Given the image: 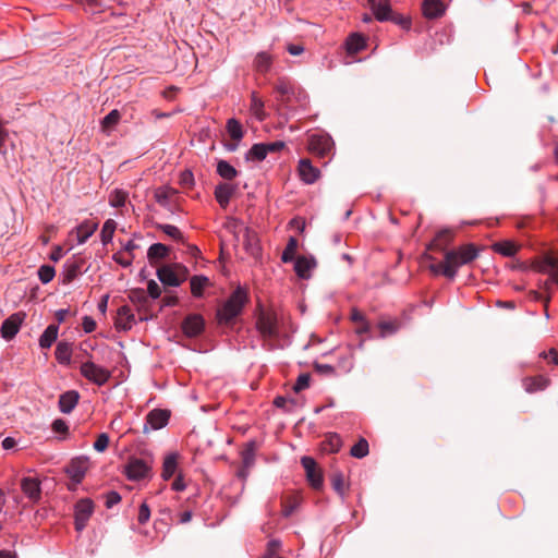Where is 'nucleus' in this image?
Listing matches in <instances>:
<instances>
[{"mask_svg":"<svg viewBox=\"0 0 558 558\" xmlns=\"http://www.w3.org/2000/svg\"><path fill=\"white\" fill-rule=\"evenodd\" d=\"M301 463L305 470L306 478L314 489H320L324 484L322 470L317 466L316 461L310 456H303Z\"/></svg>","mask_w":558,"mask_h":558,"instance_id":"obj_11","label":"nucleus"},{"mask_svg":"<svg viewBox=\"0 0 558 558\" xmlns=\"http://www.w3.org/2000/svg\"><path fill=\"white\" fill-rule=\"evenodd\" d=\"M368 441L365 438H360L359 441L351 447L349 453H368Z\"/></svg>","mask_w":558,"mask_h":558,"instance_id":"obj_56","label":"nucleus"},{"mask_svg":"<svg viewBox=\"0 0 558 558\" xmlns=\"http://www.w3.org/2000/svg\"><path fill=\"white\" fill-rule=\"evenodd\" d=\"M247 292L239 287L236 288L221 308L217 311V319L219 324H230L238 315L241 314L244 305L247 303Z\"/></svg>","mask_w":558,"mask_h":558,"instance_id":"obj_1","label":"nucleus"},{"mask_svg":"<svg viewBox=\"0 0 558 558\" xmlns=\"http://www.w3.org/2000/svg\"><path fill=\"white\" fill-rule=\"evenodd\" d=\"M217 173L226 180H232L238 175L236 169L226 160L218 161Z\"/></svg>","mask_w":558,"mask_h":558,"instance_id":"obj_43","label":"nucleus"},{"mask_svg":"<svg viewBox=\"0 0 558 558\" xmlns=\"http://www.w3.org/2000/svg\"><path fill=\"white\" fill-rule=\"evenodd\" d=\"M332 148V138L327 134H313L308 138L310 153L319 158L328 157Z\"/></svg>","mask_w":558,"mask_h":558,"instance_id":"obj_7","label":"nucleus"},{"mask_svg":"<svg viewBox=\"0 0 558 558\" xmlns=\"http://www.w3.org/2000/svg\"><path fill=\"white\" fill-rule=\"evenodd\" d=\"M135 323L134 314L130 306L123 305L117 312L116 328L119 330H130Z\"/></svg>","mask_w":558,"mask_h":558,"instance_id":"obj_20","label":"nucleus"},{"mask_svg":"<svg viewBox=\"0 0 558 558\" xmlns=\"http://www.w3.org/2000/svg\"><path fill=\"white\" fill-rule=\"evenodd\" d=\"M445 12V5L440 0H424L423 13L428 19H437Z\"/></svg>","mask_w":558,"mask_h":558,"instance_id":"obj_28","label":"nucleus"},{"mask_svg":"<svg viewBox=\"0 0 558 558\" xmlns=\"http://www.w3.org/2000/svg\"><path fill=\"white\" fill-rule=\"evenodd\" d=\"M181 472L179 470L178 456H166L162 464L161 476L165 481L170 480L174 474Z\"/></svg>","mask_w":558,"mask_h":558,"instance_id":"obj_30","label":"nucleus"},{"mask_svg":"<svg viewBox=\"0 0 558 558\" xmlns=\"http://www.w3.org/2000/svg\"><path fill=\"white\" fill-rule=\"evenodd\" d=\"M56 275V270L50 265H43L38 269V277L43 283H49Z\"/></svg>","mask_w":558,"mask_h":558,"instance_id":"obj_53","label":"nucleus"},{"mask_svg":"<svg viewBox=\"0 0 558 558\" xmlns=\"http://www.w3.org/2000/svg\"><path fill=\"white\" fill-rule=\"evenodd\" d=\"M256 329L264 340L277 338L279 336V319L277 313L260 310L256 319Z\"/></svg>","mask_w":558,"mask_h":558,"instance_id":"obj_4","label":"nucleus"},{"mask_svg":"<svg viewBox=\"0 0 558 558\" xmlns=\"http://www.w3.org/2000/svg\"><path fill=\"white\" fill-rule=\"evenodd\" d=\"M255 456H242L239 461H231L232 468H234L235 475L245 481L250 469H252L255 464Z\"/></svg>","mask_w":558,"mask_h":558,"instance_id":"obj_24","label":"nucleus"},{"mask_svg":"<svg viewBox=\"0 0 558 558\" xmlns=\"http://www.w3.org/2000/svg\"><path fill=\"white\" fill-rule=\"evenodd\" d=\"M177 194V191L172 187L162 186L156 190L155 199L161 206L167 207L170 198Z\"/></svg>","mask_w":558,"mask_h":558,"instance_id":"obj_45","label":"nucleus"},{"mask_svg":"<svg viewBox=\"0 0 558 558\" xmlns=\"http://www.w3.org/2000/svg\"><path fill=\"white\" fill-rule=\"evenodd\" d=\"M271 63L272 59L268 53L259 52L254 60V68L259 73H266L270 69Z\"/></svg>","mask_w":558,"mask_h":558,"instance_id":"obj_41","label":"nucleus"},{"mask_svg":"<svg viewBox=\"0 0 558 558\" xmlns=\"http://www.w3.org/2000/svg\"><path fill=\"white\" fill-rule=\"evenodd\" d=\"M453 239V233L449 229L440 230L434 240L429 243L428 250H435L439 252H444L446 247L451 243Z\"/></svg>","mask_w":558,"mask_h":558,"instance_id":"obj_25","label":"nucleus"},{"mask_svg":"<svg viewBox=\"0 0 558 558\" xmlns=\"http://www.w3.org/2000/svg\"><path fill=\"white\" fill-rule=\"evenodd\" d=\"M180 184L185 189H191L194 185L193 173L189 170L183 171L180 175Z\"/></svg>","mask_w":558,"mask_h":558,"instance_id":"obj_60","label":"nucleus"},{"mask_svg":"<svg viewBox=\"0 0 558 558\" xmlns=\"http://www.w3.org/2000/svg\"><path fill=\"white\" fill-rule=\"evenodd\" d=\"M310 374H301L298 377L295 385L293 386V390L295 392H300L301 390L307 388L310 386Z\"/></svg>","mask_w":558,"mask_h":558,"instance_id":"obj_58","label":"nucleus"},{"mask_svg":"<svg viewBox=\"0 0 558 558\" xmlns=\"http://www.w3.org/2000/svg\"><path fill=\"white\" fill-rule=\"evenodd\" d=\"M105 505L107 508H112L121 501V496L118 492L111 490L105 495Z\"/></svg>","mask_w":558,"mask_h":558,"instance_id":"obj_59","label":"nucleus"},{"mask_svg":"<svg viewBox=\"0 0 558 558\" xmlns=\"http://www.w3.org/2000/svg\"><path fill=\"white\" fill-rule=\"evenodd\" d=\"M251 111L259 120H264L266 113L264 111V101L257 96L256 93H252L251 96Z\"/></svg>","mask_w":558,"mask_h":558,"instance_id":"obj_48","label":"nucleus"},{"mask_svg":"<svg viewBox=\"0 0 558 558\" xmlns=\"http://www.w3.org/2000/svg\"><path fill=\"white\" fill-rule=\"evenodd\" d=\"M59 327L49 325L39 338V345L43 349H49L57 340Z\"/></svg>","mask_w":558,"mask_h":558,"instance_id":"obj_35","label":"nucleus"},{"mask_svg":"<svg viewBox=\"0 0 558 558\" xmlns=\"http://www.w3.org/2000/svg\"><path fill=\"white\" fill-rule=\"evenodd\" d=\"M226 129H227V132H228L229 136L232 140V143L231 144H227L226 147H227L228 150L234 151V150L238 149L239 142L244 136L243 128H242L241 123L236 119L231 118V119H229L227 121Z\"/></svg>","mask_w":558,"mask_h":558,"instance_id":"obj_18","label":"nucleus"},{"mask_svg":"<svg viewBox=\"0 0 558 558\" xmlns=\"http://www.w3.org/2000/svg\"><path fill=\"white\" fill-rule=\"evenodd\" d=\"M493 250L504 256L510 257V256H513L518 252L519 246L510 241H501V242L495 243L493 245Z\"/></svg>","mask_w":558,"mask_h":558,"instance_id":"obj_39","label":"nucleus"},{"mask_svg":"<svg viewBox=\"0 0 558 558\" xmlns=\"http://www.w3.org/2000/svg\"><path fill=\"white\" fill-rule=\"evenodd\" d=\"M368 4L377 21L392 20L390 0H368Z\"/></svg>","mask_w":558,"mask_h":558,"instance_id":"obj_19","label":"nucleus"},{"mask_svg":"<svg viewBox=\"0 0 558 558\" xmlns=\"http://www.w3.org/2000/svg\"><path fill=\"white\" fill-rule=\"evenodd\" d=\"M80 271V265L77 263H70L65 265V269L63 272V283H70L74 280Z\"/></svg>","mask_w":558,"mask_h":558,"instance_id":"obj_52","label":"nucleus"},{"mask_svg":"<svg viewBox=\"0 0 558 558\" xmlns=\"http://www.w3.org/2000/svg\"><path fill=\"white\" fill-rule=\"evenodd\" d=\"M330 481H331L332 488L339 495L343 496L347 490V484H345V478H344L343 473H341L340 471H333L330 474Z\"/></svg>","mask_w":558,"mask_h":558,"instance_id":"obj_46","label":"nucleus"},{"mask_svg":"<svg viewBox=\"0 0 558 558\" xmlns=\"http://www.w3.org/2000/svg\"><path fill=\"white\" fill-rule=\"evenodd\" d=\"M276 92L280 95V100H288V96L291 94V86L284 81H279L275 86Z\"/></svg>","mask_w":558,"mask_h":558,"instance_id":"obj_55","label":"nucleus"},{"mask_svg":"<svg viewBox=\"0 0 558 558\" xmlns=\"http://www.w3.org/2000/svg\"><path fill=\"white\" fill-rule=\"evenodd\" d=\"M109 0H83V5L86 12L96 14L109 8Z\"/></svg>","mask_w":558,"mask_h":558,"instance_id":"obj_44","label":"nucleus"},{"mask_svg":"<svg viewBox=\"0 0 558 558\" xmlns=\"http://www.w3.org/2000/svg\"><path fill=\"white\" fill-rule=\"evenodd\" d=\"M94 512V502L89 498L81 499L75 505V530L81 532Z\"/></svg>","mask_w":558,"mask_h":558,"instance_id":"obj_12","label":"nucleus"},{"mask_svg":"<svg viewBox=\"0 0 558 558\" xmlns=\"http://www.w3.org/2000/svg\"><path fill=\"white\" fill-rule=\"evenodd\" d=\"M274 404L277 408H284V409H287V411H291L292 407L295 404V402L293 400L287 399L286 397L278 396L275 398Z\"/></svg>","mask_w":558,"mask_h":558,"instance_id":"obj_62","label":"nucleus"},{"mask_svg":"<svg viewBox=\"0 0 558 558\" xmlns=\"http://www.w3.org/2000/svg\"><path fill=\"white\" fill-rule=\"evenodd\" d=\"M429 270L434 275H442L446 278L453 279V267L450 266L449 262H447V254L445 253V259L438 264L429 265Z\"/></svg>","mask_w":558,"mask_h":558,"instance_id":"obj_38","label":"nucleus"},{"mask_svg":"<svg viewBox=\"0 0 558 558\" xmlns=\"http://www.w3.org/2000/svg\"><path fill=\"white\" fill-rule=\"evenodd\" d=\"M150 468L143 460L140 459H130V461L124 465V474L131 481H140L149 475Z\"/></svg>","mask_w":558,"mask_h":558,"instance_id":"obj_15","label":"nucleus"},{"mask_svg":"<svg viewBox=\"0 0 558 558\" xmlns=\"http://www.w3.org/2000/svg\"><path fill=\"white\" fill-rule=\"evenodd\" d=\"M365 45L366 44L364 37L356 33L351 34L345 41V48L350 54H354L363 50Z\"/></svg>","mask_w":558,"mask_h":558,"instance_id":"obj_33","label":"nucleus"},{"mask_svg":"<svg viewBox=\"0 0 558 558\" xmlns=\"http://www.w3.org/2000/svg\"><path fill=\"white\" fill-rule=\"evenodd\" d=\"M533 268L542 274L551 275V280L558 284V257L554 254H546L539 260L533 263Z\"/></svg>","mask_w":558,"mask_h":558,"instance_id":"obj_13","label":"nucleus"},{"mask_svg":"<svg viewBox=\"0 0 558 558\" xmlns=\"http://www.w3.org/2000/svg\"><path fill=\"white\" fill-rule=\"evenodd\" d=\"M400 322L397 318L386 319L381 318L378 324L379 338H386L388 336L395 335L400 329Z\"/></svg>","mask_w":558,"mask_h":558,"instance_id":"obj_29","label":"nucleus"},{"mask_svg":"<svg viewBox=\"0 0 558 558\" xmlns=\"http://www.w3.org/2000/svg\"><path fill=\"white\" fill-rule=\"evenodd\" d=\"M549 384V380L543 376L527 377L523 380L524 389L530 392L544 390Z\"/></svg>","mask_w":558,"mask_h":558,"instance_id":"obj_31","label":"nucleus"},{"mask_svg":"<svg viewBox=\"0 0 558 558\" xmlns=\"http://www.w3.org/2000/svg\"><path fill=\"white\" fill-rule=\"evenodd\" d=\"M56 359L61 364H70L71 362V355H72V344L69 342H59L57 344L56 351Z\"/></svg>","mask_w":558,"mask_h":558,"instance_id":"obj_37","label":"nucleus"},{"mask_svg":"<svg viewBox=\"0 0 558 558\" xmlns=\"http://www.w3.org/2000/svg\"><path fill=\"white\" fill-rule=\"evenodd\" d=\"M205 328V320L199 314H190L187 315L182 324L181 329L183 333L189 338H194L199 336Z\"/></svg>","mask_w":558,"mask_h":558,"instance_id":"obj_14","label":"nucleus"},{"mask_svg":"<svg viewBox=\"0 0 558 558\" xmlns=\"http://www.w3.org/2000/svg\"><path fill=\"white\" fill-rule=\"evenodd\" d=\"M341 438L337 434H329L323 441L322 453H338L341 449Z\"/></svg>","mask_w":558,"mask_h":558,"instance_id":"obj_34","label":"nucleus"},{"mask_svg":"<svg viewBox=\"0 0 558 558\" xmlns=\"http://www.w3.org/2000/svg\"><path fill=\"white\" fill-rule=\"evenodd\" d=\"M236 232L243 233V245L245 251L250 255L257 257L260 254L257 233L251 228L234 221V233Z\"/></svg>","mask_w":558,"mask_h":558,"instance_id":"obj_9","label":"nucleus"},{"mask_svg":"<svg viewBox=\"0 0 558 558\" xmlns=\"http://www.w3.org/2000/svg\"><path fill=\"white\" fill-rule=\"evenodd\" d=\"M299 247V242L294 236L289 238L287 246L281 255V260L283 263H290L295 258V254Z\"/></svg>","mask_w":558,"mask_h":558,"instance_id":"obj_40","label":"nucleus"},{"mask_svg":"<svg viewBox=\"0 0 558 558\" xmlns=\"http://www.w3.org/2000/svg\"><path fill=\"white\" fill-rule=\"evenodd\" d=\"M40 484V480L34 475H25L20 480L21 490L32 504H37L41 499Z\"/></svg>","mask_w":558,"mask_h":558,"instance_id":"obj_10","label":"nucleus"},{"mask_svg":"<svg viewBox=\"0 0 558 558\" xmlns=\"http://www.w3.org/2000/svg\"><path fill=\"white\" fill-rule=\"evenodd\" d=\"M191 284V293L195 298H202L204 294V290L207 287L211 286V282L208 277L203 275L193 276L190 279Z\"/></svg>","mask_w":558,"mask_h":558,"instance_id":"obj_27","label":"nucleus"},{"mask_svg":"<svg viewBox=\"0 0 558 558\" xmlns=\"http://www.w3.org/2000/svg\"><path fill=\"white\" fill-rule=\"evenodd\" d=\"M317 263L314 257L299 256L295 259L294 270L302 279H308L311 271L316 267Z\"/></svg>","mask_w":558,"mask_h":558,"instance_id":"obj_22","label":"nucleus"},{"mask_svg":"<svg viewBox=\"0 0 558 558\" xmlns=\"http://www.w3.org/2000/svg\"><path fill=\"white\" fill-rule=\"evenodd\" d=\"M51 427H52L53 433H56V434L65 435L69 430V426H68L66 422L61 418L54 420L52 422Z\"/></svg>","mask_w":558,"mask_h":558,"instance_id":"obj_61","label":"nucleus"},{"mask_svg":"<svg viewBox=\"0 0 558 558\" xmlns=\"http://www.w3.org/2000/svg\"><path fill=\"white\" fill-rule=\"evenodd\" d=\"M98 223L92 221H84L76 228L77 241L83 244L89 236L97 230Z\"/></svg>","mask_w":558,"mask_h":558,"instance_id":"obj_32","label":"nucleus"},{"mask_svg":"<svg viewBox=\"0 0 558 558\" xmlns=\"http://www.w3.org/2000/svg\"><path fill=\"white\" fill-rule=\"evenodd\" d=\"M267 151L264 143L254 144L251 149L246 154L247 160H258L262 161L266 158Z\"/></svg>","mask_w":558,"mask_h":558,"instance_id":"obj_50","label":"nucleus"},{"mask_svg":"<svg viewBox=\"0 0 558 558\" xmlns=\"http://www.w3.org/2000/svg\"><path fill=\"white\" fill-rule=\"evenodd\" d=\"M108 445H109V437L107 434L102 433V434L98 435L96 441L93 445V448L96 451L101 452L107 449Z\"/></svg>","mask_w":558,"mask_h":558,"instance_id":"obj_57","label":"nucleus"},{"mask_svg":"<svg viewBox=\"0 0 558 558\" xmlns=\"http://www.w3.org/2000/svg\"><path fill=\"white\" fill-rule=\"evenodd\" d=\"M189 269L182 264L162 265L157 269V277L162 284L179 287L187 279Z\"/></svg>","mask_w":558,"mask_h":558,"instance_id":"obj_2","label":"nucleus"},{"mask_svg":"<svg viewBox=\"0 0 558 558\" xmlns=\"http://www.w3.org/2000/svg\"><path fill=\"white\" fill-rule=\"evenodd\" d=\"M129 300L136 306L141 320L151 318V303L144 289H132L129 292Z\"/></svg>","mask_w":558,"mask_h":558,"instance_id":"obj_8","label":"nucleus"},{"mask_svg":"<svg viewBox=\"0 0 558 558\" xmlns=\"http://www.w3.org/2000/svg\"><path fill=\"white\" fill-rule=\"evenodd\" d=\"M25 318V313L19 312L12 314L7 318L0 328L1 337L5 340H11L19 332L20 327Z\"/></svg>","mask_w":558,"mask_h":558,"instance_id":"obj_16","label":"nucleus"},{"mask_svg":"<svg viewBox=\"0 0 558 558\" xmlns=\"http://www.w3.org/2000/svg\"><path fill=\"white\" fill-rule=\"evenodd\" d=\"M447 262L453 267V278L457 275L458 268L470 264L478 256V248L473 243L461 245L456 250L446 251Z\"/></svg>","mask_w":558,"mask_h":558,"instance_id":"obj_3","label":"nucleus"},{"mask_svg":"<svg viewBox=\"0 0 558 558\" xmlns=\"http://www.w3.org/2000/svg\"><path fill=\"white\" fill-rule=\"evenodd\" d=\"M156 228L158 230H161L165 234H167L169 238L173 239L178 242H184V238L182 232L172 225H166V223H157Z\"/></svg>","mask_w":558,"mask_h":558,"instance_id":"obj_49","label":"nucleus"},{"mask_svg":"<svg viewBox=\"0 0 558 558\" xmlns=\"http://www.w3.org/2000/svg\"><path fill=\"white\" fill-rule=\"evenodd\" d=\"M235 192V186L228 183H220L215 189V197L222 208L229 205L231 197Z\"/></svg>","mask_w":558,"mask_h":558,"instance_id":"obj_26","label":"nucleus"},{"mask_svg":"<svg viewBox=\"0 0 558 558\" xmlns=\"http://www.w3.org/2000/svg\"><path fill=\"white\" fill-rule=\"evenodd\" d=\"M116 229L117 222L113 219H108L105 221L100 232V239L104 245L111 242Z\"/></svg>","mask_w":558,"mask_h":558,"instance_id":"obj_47","label":"nucleus"},{"mask_svg":"<svg viewBox=\"0 0 558 558\" xmlns=\"http://www.w3.org/2000/svg\"><path fill=\"white\" fill-rule=\"evenodd\" d=\"M80 400V393L76 390H69L59 397V410L62 413L69 414L73 411Z\"/></svg>","mask_w":558,"mask_h":558,"instance_id":"obj_23","label":"nucleus"},{"mask_svg":"<svg viewBox=\"0 0 558 558\" xmlns=\"http://www.w3.org/2000/svg\"><path fill=\"white\" fill-rule=\"evenodd\" d=\"M299 174L306 184H313L319 178L320 171L312 165L310 159H301L299 162Z\"/></svg>","mask_w":558,"mask_h":558,"instance_id":"obj_21","label":"nucleus"},{"mask_svg":"<svg viewBox=\"0 0 558 558\" xmlns=\"http://www.w3.org/2000/svg\"><path fill=\"white\" fill-rule=\"evenodd\" d=\"M300 500L295 496L287 497L282 502V514L290 517L299 507Z\"/></svg>","mask_w":558,"mask_h":558,"instance_id":"obj_51","label":"nucleus"},{"mask_svg":"<svg viewBox=\"0 0 558 558\" xmlns=\"http://www.w3.org/2000/svg\"><path fill=\"white\" fill-rule=\"evenodd\" d=\"M169 254V247L161 243H155L150 245L147 252V257L150 264H154L156 260L166 258Z\"/></svg>","mask_w":558,"mask_h":558,"instance_id":"obj_36","label":"nucleus"},{"mask_svg":"<svg viewBox=\"0 0 558 558\" xmlns=\"http://www.w3.org/2000/svg\"><path fill=\"white\" fill-rule=\"evenodd\" d=\"M81 374L89 381L97 386L105 385L111 377V373L92 361H87L81 365Z\"/></svg>","mask_w":558,"mask_h":558,"instance_id":"obj_6","label":"nucleus"},{"mask_svg":"<svg viewBox=\"0 0 558 558\" xmlns=\"http://www.w3.org/2000/svg\"><path fill=\"white\" fill-rule=\"evenodd\" d=\"M170 412L168 410L155 409L147 414L144 430L148 429L147 426L150 429H160L168 424Z\"/></svg>","mask_w":558,"mask_h":558,"instance_id":"obj_17","label":"nucleus"},{"mask_svg":"<svg viewBox=\"0 0 558 558\" xmlns=\"http://www.w3.org/2000/svg\"><path fill=\"white\" fill-rule=\"evenodd\" d=\"M128 194L120 190H114L109 197V204L112 207H121L125 204Z\"/></svg>","mask_w":558,"mask_h":558,"instance_id":"obj_54","label":"nucleus"},{"mask_svg":"<svg viewBox=\"0 0 558 558\" xmlns=\"http://www.w3.org/2000/svg\"><path fill=\"white\" fill-rule=\"evenodd\" d=\"M147 292L151 299H158L161 295V288L155 280H149Z\"/></svg>","mask_w":558,"mask_h":558,"instance_id":"obj_63","label":"nucleus"},{"mask_svg":"<svg viewBox=\"0 0 558 558\" xmlns=\"http://www.w3.org/2000/svg\"><path fill=\"white\" fill-rule=\"evenodd\" d=\"M149 518H150V509L147 506V504L143 502L141 505L140 511H138V522L141 524H144L149 520Z\"/></svg>","mask_w":558,"mask_h":558,"instance_id":"obj_64","label":"nucleus"},{"mask_svg":"<svg viewBox=\"0 0 558 558\" xmlns=\"http://www.w3.org/2000/svg\"><path fill=\"white\" fill-rule=\"evenodd\" d=\"M121 114L119 110H111L101 121V129L104 132L109 133L120 121Z\"/></svg>","mask_w":558,"mask_h":558,"instance_id":"obj_42","label":"nucleus"},{"mask_svg":"<svg viewBox=\"0 0 558 558\" xmlns=\"http://www.w3.org/2000/svg\"><path fill=\"white\" fill-rule=\"evenodd\" d=\"M89 468V460L86 456H78L73 458L65 466L64 471L70 477L71 483L68 485L70 490H75L76 486L83 481Z\"/></svg>","mask_w":558,"mask_h":558,"instance_id":"obj_5","label":"nucleus"}]
</instances>
